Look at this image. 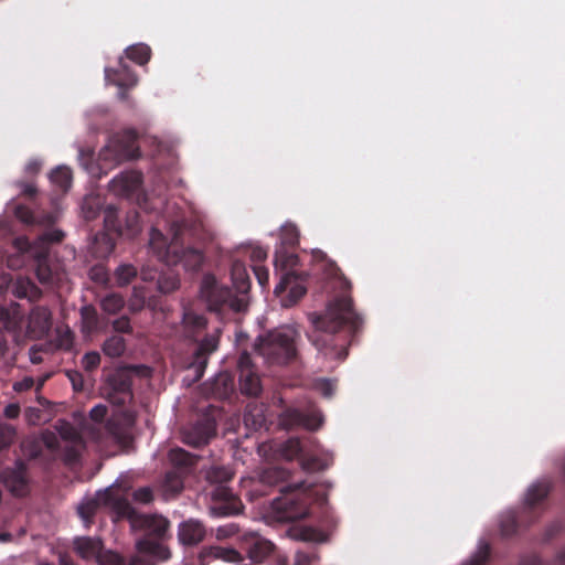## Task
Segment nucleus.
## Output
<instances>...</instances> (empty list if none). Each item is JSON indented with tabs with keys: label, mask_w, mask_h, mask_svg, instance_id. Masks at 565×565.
<instances>
[{
	"label": "nucleus",
	"mask_w": 565,
	"mask_h": 565,
	"mask_svg": "<svg viewBox=\"0 0 565 565\" xmlns=\"http://www.w3.org/2000/svg\"><path fill=\"white\" fill-rule=\"evenodd\" d=\"M125 306V299L119 294H108L106 295L102 301L100 307L103 311H105L108 315H116Z\"/></svg>",
	"instance_id": "nucleus-45"
},
{
	"label": "nucleus",
	"mask_w": 565,
	"mask_h": 565,
	"mask_svg": "<svg viewBox=\"0 0 565 565\" xmlns=\"http://www.w3.org/2000/svg\"><path fill=\"white\" fill-rule=\"evenodd\" d=\"M74 552L85 561H98L105 552L100 539L90 536H77L73 540Z\"/></svg>",
	"instance_id": "nucleus-20"
},
{
	"label": "nucleus",
	"mask_w": 565,
	"mask_h": 565,
	"mask_svg": "<svg viewBox=\"0 0 565 565\" xmlns=\"http://www.w3.org/2000/svg\"><path fill=\"white\" fill-rule=\"evenodd\" d=\"M105 76L120 88L134 87L138 82L136 74L122 58L119 60L118 68H106Z\"/></svg>",
	"instance_id": "nucleus-23"
},
{
	"label": "nucleus",
	"mask_w": 565,
	"mask_h": 565,
	"mask_svg": "<svg viewBox=\"0 0 565 565\" xmlns=\"http://www.w3.org/2000/svg\"><path fill=\"white\" fill-rule=\"evenodd\" d=\"M290 535L296 541L301 542H319L321 533L310 526L297 527L290 531Z\"/></svg>",
	"instance_id": "nucleus-48"
},
{
	"label": "nucleus",
	"mask_w": 565,
	"mask_h": 565,
	"mask_svg": "<svg viewBox=\"0 0 565 565\" xmlns=\"http://www.w3.org/2000/svg\"><path fill=\"white\" fill-rule=\"evenodd\" d=\"M55 347L60 350L70 351L74 344V333L68 327H57L54 337Z\"/></svg>",
	"instance_id": "nucleus-46"
},
{
	"label": "nucleus",
	"mask_w": 565,
	"mask_h": 565,
	"mask_svg": "<svg viewBox=\"0 0 565 565\" xmlns=\"http://www.w3.org/2000/svg\"><path fill=\"white\" fill-rule=\"evenodd\" d=\"M198 458V456L192 455L182 448H172L168 455V459L171 466L169 471L188 477L193 472Z\"/></svg>",
	"instance_id": "nucleus-19"
},
{
	"label": "nucleus",
	"mask_w": 565,
	"mask_h": 565,
	"mask_svg": "<svg viewBox=\"0 0 565 565\" xmlns=\"http://www.w3.org/2000/svg\"><path fill=\"white\" fill-rule=\"evenodd\" d=\"M126 56L139 65H145L151 57V49L145 43L130 45L126 49Z\"/></svg>",
	"instance_id": "nucleus-40"
},
{
	"label": "nucleus",
	"mask_w": 565,
	"mask_h": 565,
	"mask_svg": "<svg viewBox=\"0 0 565 565\" xmlns=\"http://www.w3.org/2000/svg\"><path fill=\"white\" fill-rule=\"evenodd\" d=\"M23 315L17 303L10 307L0 306V324L7 331L15 332L21 329Z\"/></svg>",
	"instance_id": "nucleus-30"
},
{
	"label": "nucleus",
	"mask_w": 565,
	"mask_h": 565,
	"mask_svg": "<svg viewBox=\"0 0 565 565\" xmlns=\"http://www.w3.org/2000/svg\"><path fill=\"white\" fill-rule=\"evenodd\" d=\"M344 292L329 302L323 315H312L315 331L310 341L324 356L343 361L348 356V345L360 332L363 320L353 307L352 298L347 294L351 282L343 278Z\"/></svg>",
	"instance_id": "nucleus-1"
},
{
	"label": "nucleus",
	"mask_w": 565,
	"mask_h": 565,
	"mask_svg": "<svg viewBox=\"0 0 565 565\" xmlns=\"http://www.w3.org/2000/svg\"><path fill=\"white\" fill-rule=\"evenodd\" d=\"M158 289L162 294H170L179 288L180 280L173 273H164L158 277Z\"/></svg>",
	"instance_id": "nucleus-49"
},
{
	"label": "nucleus",
	"mask_w": 565,
	"mask_h": 565,
	"mask_svg": "<svg viewBox=\"0 0 565 565\" xmlns=\"http://www.w3.org/2000/svg\"><path fill=\"white\" fill-rule=\"evenodd\" d=\"M65 234L57 228H47L30 243L25 237L14 241L17 248L34 258L35 274L39 281L51 288H63L68 282L65 266L50 255L51 244L61 243Z\"/></svg>",
	"instance_id": "nucleus-2"
},
{
	"label": "nucleus",
	"mask_w": 565,
	"mask_h": 565,
	"mask_svg": "<svg viewBox=\"0 0 565 565\" xmlns=\"http://www.w3.org/2000/svg\"><path fill=\"white\" fill-rule=\"evenodd\" d=\"M104 225L109 232L117 235H124V227L118 217V210L114 205H108L104 209Z\"/></svg>",
	"instance_id": "nucleus-42"
},
{
	"label": "nucleus",
	"mask_w": 565,
	"mask_h": 565,
	"mask_svg": "<svg viewBox=\"0 0 565 565\" xmlns=\"http://www.w3.org/2000/svg\"><path fill=\"white\" fill-rule=\"evenodd\" d=\"M200 294L209 311L220 316H223L227 311L242 312L247 308L245 297H239L228 287L218 284L216 278L211 274L203 276Z\"/></svg>",
	"instance_id": "nucleus-6"
},
{
	"label": "nucleus",
	"mask_w": 565,
	"mask_h": 565,
	"mask_svg": "<svg viewBox=\"0 0 565 565\" xmlns=\"http://www.w3.org/2000/svg\"><path fill=\"white\" fill-rule=\"evenodd\" d=\"M280 247L289 248L295 247L299 243V234L295 226L286 225L280 232Z\"/></svg>",
	"instance_id": "nucleus-51"
},
{
	"label": "nucleus",
	"mask_w": 565,
	"mask_h": 565,
	"mask_svg": "<svg viewBox=\"0 0 565 565\" xmlns=\"http://www.w3.org/2000/svg\"><path fill=\"white\" fill-rule=\"evenodd\" d=\"M182 323L185 335L199 343V337L207 327V319L204 315L196 313L192 309H185L183 312Z\"/></svg>",
	"instance_id": "nucleus-24"
},
{
	"label": "nucleus",
	"mask_w": 565,
	"mask_h": 565,
	"mask_svg": "<svg viewBox=\"0 0 565 565\" xmlns=\"http://www.w3.org/2000/svg\"><path fill=\"white\" fill-rule=\"evenodd\" d=\"M100 504L109 507L118 518L129 519L134 523L137 522V512L131 503L126 498L116 493L111 488H108L104 492L98 493L96 499L82 503L77 508V513L84 521L86 527H89L93 523V518Z\"/></svg>",
	"instance_id": "nucleus-8"
},
{
	"label": "nucleus",
	"mask_w": 565,
	"mask_h": 565,
	"mask_svg": "<svg viewBox=\"0 0 565 565\" xmlns=\"http://www.w3.org/2000/svg\"><path fill=\"white\" fill-rule=\"evenodd\" d=\"M215 435V424L210 419H200L195 424L182 430L184 444L200 448L209 444Z\"/></svg>",
	"instance_id": "nucleus-16"
},
{
	"label": "nucleus",
	"mask_w": 565,
	"mask_h": 565,
	"mask_svg": "<svg viewBox=\"0 0 565 565\" xmlns=\"http://www.w3.org/2000/svg\"><path fill=\"white\" fill-rule=\"evenodd\" d=\"M300 334L291 327H281L258 337L255 350L273 364H287L297 358Z\"/></svg>",
	"instance_id": "nucleus-4"
},
{
	"label": "nucleus",
	"mask_w": 565,
	"mask_h": 565,
	"mask_svg": "<svg viewBox=\"0 0 565 565\" xmlns=\"http://www.w3.org/2000/svg\"><path fill=\"white\" fill-rule=\"evenodd\" d=\"M308 278V274L301 271V275H297V278L292 280L281 292L289 289L287 299H285V306H292L297 303L307 292L305 282Z\"/></svg>",
	"instance_id": "nucleus-35"
},
{
	"label": "nucleus",
	"mask_w": 565,
	"mask_h": 565,
	"mask_svg": "<svg viewBox=\"0 0 565 565\" xmlns=\"http://www.w3.org/2000/svg\"><path fill=\"white\" fill-rule=\"evenodd\" d=\"M131 375L122 370L111 373L102 387V396L115 406H125L132 398Z\"/></svg>",
	"instance_id": "nucleus-10"
},
{
	"label": "nucleus",
	"mask_w": 565,
	"mask_h": 565,
	"mask_svg": "<svg viewBox=\"0 0 565 565\" xmlns=\"http://www.w3.org/2000/svg\"><path fill=\"white\" fill-rule=\"evenodd\" d=\"M104 207V200L98 194H88L82 202V214L86 221L95 220Z\"/></svg>",
	"instance_id": "nucleus-36"
},
{
	"label": "nucleus",
	"mask_w": 565,
	"mask_h": 565,
	"mask_svg": "<svg viewBox=\"0 0 565 565\" xmlns=\"http://www.w3.org/2000/svg\"><path fill=\"white\" fill-rule=\"evenodd\" d=\"M317 390L321 393L322 396L330 398L334 394L335 384L333 381L328 379H322L316 384Z\"/></svg>",
	"instance_id": "nucleus-62"
},
{
	"label": "nucleus",
	"mask_w": 565,
	"mask_h": 565,
	"mask_svg": "<svg viewBox=\"0 0 565 565\" xmlns=\"http://www.w3.org/2000/svg\"><path fill=\"white\" fill-rule=\"evenodd\" d=\"M218 348V335L216 333L205 334L196 347L188 371L192 373L191 383L199 382L205 372L209 356Z\"/></svg>",
	"instance_id": "nucleus-13"
},
{
	"label": "nucleus",
	"mask_w": 565,
	"mask_h": 565,
	"mask_svg": "<svg viewBox=\"0 0 565 565\" xmlns=\"http://www.w3.org/2000/svg\"><path fill=\"white\" fill-rule=\"evenodd\" d=\"M311 490L312 486H307L306 482L282 488V494L271 502L273 516L278 522H291L306 518L311 504Z\"/></svg>",
	"instance_id": "nucleus-5"
},
{
	"label": "nucleus",
	"mask_w": 565,
	"mask_h": 565,
	"mask_svg": "<svg viewBox=\"0 0 565 565\" xmlns=\"http://www.w3.org/2000/svg\"><path fill=\"white\" fill-rule=\"evenodd\" d=\"M89 277L93 281L106 285L109 280L108 271L103 265H95L89 270Z\"/></svg>",
	"instance_id": "nucleus-58"
},
{
	"label": "nucleus",
	"mask_w": 565,
	"mask_h": 565,
	"mask_svg": "<svg viewBox=\"0 0 565 565\" xmlns=\"http://www.w3.org/2000/svg\"><path fill=\"white\" fill-rule=\"evenodd\" d=\"M58 433L64 440L71 441L72 444H79L82 441L79 433L70 423H62Z\"/></svg>",
	"instance_id": "nucleus-54"
},
{
	"label": "nucleus",
	"mask_w": 565,
	"mask_h": 565,
	"mask_svg": "<svg viewBox=\"0 0 565 565\" xmlns=\"http://www.w3.org/2000/svg\"><path fill=\"white\" fill-rule=\"evenodd\" d=\"M15 437V429L8 424H0V450L9 447Z\"/></svg>",
	"instance_id": "nucleus-56"
},
{
	"label": "nucleus",
	"mask_w": 565,
	"mask_h": 565,
	"mask_svg": "<svg viewBox=\"0 0 565 565\" xmlns=\"http://www.w3.org/2000/svg\"><path fill=\"white\" fill-rule=\"evenodd\" d=\"M275 545L260 536H254L247 542V554L254 562H263L274 553Z\"/></svg>",
	"instance_id": "nucleus-28"
},
{
	"label": "nucleus",
	"mask_w": 565,
	"mask_h": 565,
	"mask_svg": "<svg viewBox=\"0 0 565 565\" xmlns=\"http://www.w3.org/2000/svg\"><path fill=\"white\" fill-rule=\"evenodd\" d=\"M111 327H113L114 331L117 333H126V334L132 333V327L130 323V319L127 316H121V317L115 319L111 322Z\"/></svg>",
	"instance_id": "nucleus-60"
},
{
	"label": "nucleus",
	"mask_w": 565,
	"mask_h": 565,
	"mask_svg": "<svg viewBox=\"0 0 565 565\" xmlns=\"http://www.w3.org/2000/svg\"><path fill=\"white\" fill-rule=\"evenodd\" d=\"M99 364L100 355L96 351L85 353V355L82 359V365L88 372L96 370L99 366Z\"/></svg>",
	"instance_id": "nucleus-59"
},
{
	"label": "nucleus",
	"mask_w": 565,
	"mask_h": 565,
	"mask_svg": "<svg viewBox=\"0 0 565 565\" xmlns=\"http://www.w3.org/2000/svg\"><path fill=\"white\" fill-rule=\"evenodd\" d=\"M114 249L115 243L107 234L95 236L92 244V253L96 258H107Z\"/></svg>",
	"instance_id": "nucleus-37"
},
{
	"label": "nucleus",
	"mask_w": 565,
	"mask_h": 565,
	"mask_svg": "<svg viewBox=\"0 0 565 565\" xmlns=\"http://www.w3.org/2000/svg\"><path fill=\"white\" fill-rule=\"evenodd\" d=\"M491 557V546L487 541L481 540L477 551L462 565H486Z\"/></svg>",
	"instance_id": "nucleus-44"
},
{
	"label": "nucleus",
	"mask_w": 565,
	"mask_h": 565,
	"mask_svg": "<svg viewBox=\"0 0 565 565\" xmlns=\"http://www.w3.org/2000/svg\"><path fill=\"white\" fill-rule=\"evenodd\" d=\"M137 139L138 134L134 129H125L114 135L108 143L100 150V159L119 163L138 158L140 150L137 145Z\"/></svg>",
	"instance_id": "nucleus-9"
},
{
	"label": "nucleus",
	"mask_w": 565,
	"mask_h": 565,
	"mask_svg": "<svg viewBox=\"0 0 565 565\" xmlns=\"http://www.w3.org/2000/svg\"><path fill=\"white\" fill-rule=\"evenodd\" d=\"M231 277L236 291L245 297L250 288V280L246 266L241 260H234L231 266Z\"/></svg>",
	"instance_id": "nucleus-29"
},
{
	"label": "nucleus",
	"mask_w": 565,
	"mask_h": 565,
	"mask_svg": "<svg viewBox=\"0 0 565 565\" xmlns=\"http://www.w3.org/2000/svg\"><path fill=\"white\" fill-rule=\"evenodd\" d=\"M126 340L118 334L108 337L103 343V352L109 358H119L126 351Z\"/></svg>",
	"instance_id": "nucleus-39"
},
{
	"label": "nucleus",
	"mask_w": 565,
	"mask_h": 565,
	"mask_svg": "<svg viewBox=\"0 0 565 565\" xmlns=\"http://www.w3.org/2000/svg\"><path fill=\"white\" fill-rule=\"evenodd\" d=\"M232 478L233 473L224 467H214L207 473V479L213 483H217V486H225L224 483Z\"/></svg>",
	"instance_id": "nucleus-52"
},
{
	"label": "nucleus",
	"mask_w": 565,
	"mask_h": 565,
	"mask_svg": "<svg viewBox=\"0 0 565 565\" xmlns=\"http://www.w3.org/2000/svg\"><path fill=\"white\" fill-rule=\"evenodd\" d=\"M290 477L288 469L280 466L265 468L259 475V482L263 486L275 487L286 482Z\"/></svg>",
	"instance_id": "nucleus-32"
},
{
	"label": "nucleus",
	"mask_w": 565,
	"mask_h": 565,
	"mask_svg": "<svg viewBox=\"0 0 565 565\" xmlns=\"http://www.w3.org/2000/svg\"><path fill=\"white\" fill-rule=\"evenodd\" d=\"M206 555L216 559H223L230 563L242 561L239 552L231 547L211 546L206 550Z\"/></svg>",
	"instance_id": "nucleus-43"
},
{
	"label": "nucleus",
	"mask_w": 565,
	"mask_h": 565,
	"mask_svg": "<svg viewBox=\"0 0 565 565\" xmlns=\"http://www.w3.org/2000/svg\"><path fill=\"white\" fill-rule=\"evenodd\" d=\"M14 214L20 221L26 224H32L35 221L33 212L28 206L22 204H18L15 206Z\"/></svg>",
	"instance_id": "nucleus-63"
},
{
	"label": "nucleus",
	"mask_w": 565,
	"mask_h": 565,
	"mask_svg": "<svg viewBox=\"0 0 565 565\" xmlns=\"http://www.w3.org/2000/svg\"><path fill=\"white\" fill-rule=\"evenodd\" d=\"M72 170L65 166H60L50 173L51 182L63 193H66L70 190L72 185Z\"/></svg>",
	"instance_id": "nucleus-38"
},
{
	"label": "nucleus",
	"mask_w": 565,
	"mask_h": 565,
	"mask_svg": "<svg viewBox=\"0 0 565 565\" xmlns=\"http://www.w3.org/2000/svg\"><path fill=\"white\" fill-rule=\"evenodd\" d=\"M132 498L139 503L148 504L153 500V492L149 487H142L134 491Z\"/></svg>",
	"instance_id": "nucleus-61"
},
{
	"label": "nucleus",
	"mask_w": 565,
	"mask_h": 565,
	"mask_svg": "<svg viewBox=\"0 0 565 565\" xmlns=\"http://www.w3.org/2000/svg\"><path fill=\"white\" fill-rule=\"evenodd\" d=\"M553 489V482L548 479H541L531 484L526 491L524 500V510L532 514L547 499Z\"/></svg>",
	"instance_id": "nucleus-18"
},
{
	"label": "nucleus",
	"mask_w": 565,
	"mask_h": 565,
	"mask_svg": "<svg viewBox=\"0 0 565 565\" xmlns=\"http://www.w3.org/2000/svg\"><path fill=\"white\" fill-rule=\"evenodd\" d=\"M316 561H318V555L316 553L298 551L295 554L294 565H312V563Z\"/></svg>",
	"instance_id": "nucleus-64"
},
{
	"label": "nucleus",
	"mask_w": 565,
	"mask_h": 565,
	"mask_svg": "<svg viewBox=\"0 0 565 565\" xmlns=\"http://www.w3.org/2000/svg\"><path fill=\"white\" fill-rule=\"evenodd\" d=\"M98 565H126V561L122 556L119 554L111 552V551H105L102 556H99L97 561Z\"/></svg>",
	"instance_id": "nucleus-57"
},
{
	"label": "nucleus",
	"mask_w": 565,
	"mask_h": 565,
	"mask_svg": "<svg viewBox=\"0 0 565 565\" xmlns=\"http://www.w3.org/2000/svg\"><path fill=\"white\" fill-rule=\"evenodd\" d=\"M186 230V221H172L170 225L172 237L168 243L167 237L153 227L150 233L149 245L158 259L164 264L169 266L182 264L186 270L196 271L204 262V255L200 249L184 245L183 234Z\"/></svg>",
	"instance_id": "nucleus-3"
},
{
	"label": "nucleus",
	"mask_w": 565,
	"mask_h": 565,
	"mask_svg": "<svg viewBox=\"0 0 565 565\" xmlns=\"http://www.w3.org/2000/svg\"><path fill=\"white\" fill-rule=\"evenodd\" d=\"M137 276V269L132 265H120L116 270L119 285H128Z\"/></svg>",
	"instance_id": "nucleus-53"
},
{
	"label": "nucleus",
	"mask_w": 565,
	"mask_h": 565,
	"mask_svg": "<svg viewBox=\"0 0 565 565\" xmlns=\"http://www.w3.org/2000/svg\"><path fill=\"white\" fill-rule=\"evenodd\" d=\"M139 523L143 527L145 534L137 542V551L162 561L168 559L170 551L163 544L170 527L168 519L161 515H143L139 519Z\"/></svg>",
	"instance_id": "nucleus-7"
},
{
	"label": "nucleus",
	"mask_w": 565,
	"mask_h": 565,
	"mask_svg": "<svg viewBox=\"0 0 565 565\" xmlns=\"http://www.w3.org/2000/svg\"><path fill=\"white\" fill-rule=\"evenodd\" d=\"M323 422L320 411L315 405H308L305 409L289 407L279 416V424L285 429L306 428L317 430Z\"/></svg>",
	"instance_id": "nucleus-11"
},
{
	"label": "nucleus",
	"mask_w": 565,
	"mask_h": 565,
	"mask_svg": "<svg viewBox=\"0 0 565 565\" xmlns=\"http://www.w3.org/2000/svg\"><path fill=\"white\" fill-rule=\"evenodd\" d=\"M299 462L303 471L318 472L328 469L332 465V458L329 456H319L307 447Z\"/></svg>",
	"instance_id": "nucleus-26"
},
{
	"label": "nucleus",
	"mask_w": 565,
	"mask_h": 565,
	"mask_svg": "<svg viewBox=\"0 0 565 565\" xmlns=\"http://www.w3.org/2000/svg\"><path fill=\"white\" fill-rule=\"evenodd\" d=\"M239 388L242 394L257 396L262 392L260 379L253 370H243L239 373Z\"/></svg>",
	"instance_id": "nucleus-34"
},
{
	"label": "nucleus",
	"mask_w": 565,
	"mask_h": 565,
	"mask_svg": "<svg viewBox=\"0 0 565 565\" xmlns=\"http://www.w3.org/2000/svg\"><path fill=\"white\" fill-rule=\"evenodd\" d=\"M29 330L33 335L42 337L46 334L52 327V315L46 307H34L29 316Z\"/></svg>",
	"instance_id": "nucleus-22"
},
{
	"label": "nucleus",
	"mask_w": 565,
	"mask_h": 565,
	"mask_svg": "<svg viewBox=\"0 0 565 565\" xmlns=\"http://www.w3.org/2000/svg\"><path fill=\"white\" fill-rule=\"evenodd\" d=\"M11 291L17 298H25L32 302L39 300L42 296L41 289L33 281L25 278L18 279Z\"/></svg>",
	"instance_id": "nucleus-33"
},
{
	"label": "nucleus",
	"mask_w": 565,
	"mask_h": 565,
	"mask_svg": "<svg viewBox=\"0 0 565 565\" xmlns=\"http://www.w3.org/2000/svg\"><path fill=\"white\" fill-rule=\"evenodd\" d=\"M519 565H565V547L556 554L552 563L542 561L537 555H526L521 557Z\"/></svg>",
	"instance_id": "nucleus-50"
},
{
	"label": "nucleus",
	"mask_w": 565,
	"mask_h": 565,
	"mask_svg": "<svg viewBox=\"0 0 565 565\" xmlns=\"http://www.w3.org/2000/svg\"><path fill=\"white\" fill-rule=\"evenodd\" d=\"M266 406L263 403L252 402L247 404L245 413H244V423L245 426L250 430H259L265 426L266 416H265Z\"/></svg>",
	"instance_id": "nucleus-27"
},
{
	"label": "nucleus",
	"mask_w": 565,
	"mask_h": 565,
	"mask_svg": "<svg viewBox=\"0 0 565 565\" xmlns=\"http://www.w3.org/2000/svg\"><path fill=\"white\" fill-rule=\"evenodd\" d=\"M206 531L202 522L190 519L179 524L178 537L182 545L194 546L205 537Z\"/></svg>",
	"instance_id": "nucleus-21"
},
{
	"label": "nucleus",
	"mask_w": 565,
	"mask_h": 565,
	"mask_svg": "<svg viewBox=\"0 0 565 565\" xmlns=\"http://www.w3.org/2000/svg\"><path fill=\"white\" fill-rule=\"evenodd\" d=\"M142 184V174L138 171H126L115 177L109 182L111 192L119 196H130Z\"/></svg>",
	"instance_id": "nucleus-17"
},
{
	"label": "nucleus",
	"mask_w": 565,
	"mask_h": 565,
	"mask_svg": "<svg viewBox=\"0 0 565 565\" xmlns=\"http://www.w3.org/2000/svg\"><path fill=\"white\" fill-rule=\"evenodd\" d=\"M0 478L1 483L12 495L23 498L29 494L28 466L23 460L18 459L13 467L3 469Z\"/></svg>",
	"instance_id": "nucleus-14"
},
{
	"label": "nucleus",
	"mask_w": 565,
	"mask_h": 565,
	"mask_svg": "<svg viewBox=\"0 0 565 565\" xmlns=\"http://www.w3.org/2000/svg\"><path fill=\"white\" fill-rule=\"evenodd\" d=\"M519 530V520L514 512H507L500 520V532L502 536L510 537Z\"/></svg>",
	"instance_id": "nucleus-47"
},
{
	"label": "nucleus",
	"mask_w": 565,
	"mask_h": 565,
	"mask_svg": "<svg viewBox=\"0 0 565 565\" xmlns=\"http://www.w3.org/2000/svg\"><path fill=\"white\" fill-rule=\"evenodd\" d=\"M139 213L136 210H132L127 214L126 228H124V234L128 236H135L139 233Z\"/></svg>",
	"instance_id": "nucleus-55"
},
{
	"label": "nucleus",
	"mask_w": 565,
	"mask_h": 565,
	"mask_svg": "<svg viewBox=\"0 0 565 565\" xmlns=\"http://www.w3.org/2000/svg\"><path fill=\"white\" fill-rule=\"evenodd\" d=\"M210 513L213 516L237 515L243 510L241 499L226 486H216L211 493Z\"/></svg>",
	"instance_id": "nucleus-12"
},
{
	"label": "nucleus",
	"mask_w": 565,
	"mask_h": 565,
	"mask_svg": "<svg viewBox=\"0 0 565 565\" xmlns=\"http://www.w3.org/2000/svg\"><path fill=\"white\" fill-rule=\"evenodd\" d=\"M299 257L296 253L289 252L285 247H278L275 252V268L280 270V281L275 287V292L280 295L281 291L297 278V275H301V271L297 269Z\"/></svg>",
	"instance_id": "nucleus-15"
},
{
	"label": "nucleus",
	"mask_w": 565,
	"mask_h": 565,
	"mask_svg": "<svg viewBox=\"0 0 565 565\" xmlns=\"http://www.w3.org/2000/svg\"><path fill=\"white\" fill-rule=\"evenodd\" d=\"M81 320L85 332L92 333L96 331L99 324V317L95 307L92 305L82 307Z\"/></svg>",
	"instance_id": "nucleus-41"
},
{
	"label": "nucleus",
	"mask_w": 565,
	"mask_h": 565,
	"mask_svg": "<svg viewBox=\"0 0 565 565\" xmlns=\"http://www.w3.org/2000/svg\"><path fill=\"white\" fill-rule=\"evenodd\" d=\"M312 443L313 440L311 438H308L306 441H303L298 437H291L281 444V456L287 460L298 459L300 461L308 447V444L311 445Z\"/></svg>",
	"instance_id": "nucleus-31"
},
{
	"label": "nucleus",
	"mask_w": 565,
	"mask_h": 565,
	"mask_svg": "<svg viewBox=\"0 0 565 565\" xmlns=\"http://www.w3.org/2000/svg\"><path fill=\"white\" fill-rule=\"evenodd\" d=\"M186 477L177 472L167 471L159 486V493L163 500H170L178 497L184 489V480Z\"/></svg>",
	"instance_id": "nucleus-25"
}]
</instances>
